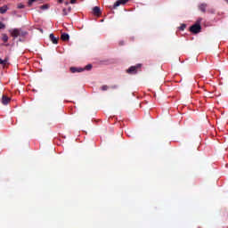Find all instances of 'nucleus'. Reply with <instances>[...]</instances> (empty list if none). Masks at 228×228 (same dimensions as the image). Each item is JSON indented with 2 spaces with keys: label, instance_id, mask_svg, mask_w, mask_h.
<instances>
[{
  "label": "nucleus",
  "instance_id": "obj_1",
  "mask_svg": "<svg viewBox=\"0 0 228 228\" xmlns=\"http://www.w3.org/2000/svg\"><path fill=\"white\" fill-rule=\"evenodd\" d=\"M9 33H11V36L13 37V38H17L18 37H26V35H28L27 31L20 28L10 29Z\"/></svg>",
  "mask_w": 228,
  "mask_h": 228
},
{
  "label": "nucleus",
  "instance_id": "obj_2",
  "mask_svg": "<svg viewBox=\"0 0 228 228\" xmlns=\"http://www.w3.org/2000/svg\"><path fill=\"white\" fill-rule=\"evenodd\" d=\"M200 22H202V18L198 19L196 23L190 28V31L194 33V35L200 33V29H202V27H200Z\"/></svg>",
  "mask_w": 228,
  "mask_h": 228
},
{
  "label": "nucleus",
  "instance_id": "obj_3",
  "mask_svg": "<svg viewBox=\"0 0 228 228\" xmlns=\"http://www.w3.org/2000/svg\"><path fill=\"white\" fill-rule=\"evenodd\" d=\"M139 69H142V64L131 66L128 69H126V74H137Z\"/></svg>",
  "mask_w": 228,
  "mask_h": 228
},
{
  "label": "nucleus",
  "instance_id": "obj_4",
  "mask_svg": "<svg viewBox=\"0 0 228 228\" xmlns=\"http://www.w3.org/2000/svg\"><path fill=\"white\" fill-rule=\"evenodd\" d=\"M12 102V98L8 97L6 94L2 95L1 102L4 106H7Z\"/></svg>",
  "mask_w": 228,
  "mask_h": 228
},
{
  "label": "nucleus",
  "instance_id": "obj_5",
  "mask_svg": "<svg viewBox=\"0 0 228 228\" xmlns=\"http://www.w3.org/2000/svg\"><path fill=\"white\" fill-rule=\"evenodd\" d=\"M70 72H72V74H76V72H84L85 69L83 68H76V67H71L69 69Z\"/></svg>",
  "mask_w": 228,
  "mask_h": 228
},
{
  "label": "nucleus",
  "instance_id": "obj_6",
  "mask_svg": "<svg viewBox=\"0 0 228 228\" xmlns=\"http://www.w3.org/2000/svg\"><path fill=\"white\" fill-rule=\"evenodd\" d=\"M129 2V0H118L117 2H115V4H114V8H118V6L119 5V4H127Z\"/></svg>",
  "mask_w": 228,
  "mask_h": 228
},
{
  "label": "nucleus",
  "instance_id": "obj_7",
  "mask_svg": "<svg viewBox=\"0 0 228 228\" xmlns=\"http://www.w3.org/2000/svg\"><path fill=\"white\" fill-rule=\"evenodd\" d=\"M94 14L99 17L101 15V8L99 6H95L93 8Z\"/></svg>",
  "mask_w": 228,
  "mask_h": 228
},
{
  "label": "nucleus",
  "instance_id": "obj_8",
  "mask_svg": "<svg viewBox=\"0 0 228 228\" xmlns=\"http://www.w3.org/2000/svg\"><path fill=\"white\" fill-rule=\"evenodd\" d=\"M206 8H208V4H200L199 5V10H200L202 13H206Z\"/></svg>",
  "mask_w": 228,
  "mask_h": 228
},
{
  "label": "nucleus",
  "instance_id": "obj_9",
  "mask_svg": "<svg viewBox=\"0 0 228 228\" xmlns=\"http://www.w3.org/2000/svg\"><path fill=\"white\" fill-rule=\"evenodd\" d=\"M61 40H63V42H67L69 40V38H70V37L69 36V34L67 33H63L61 36Z\"/></svg>",
  "mask_w": 228,
  "mask_h": 228
},
{
  "label": "nucleus",
  "instance_id": "obj_10",
  "mask_svg": "<svg viewBox=\"0 0 228 228\" xmlns=\"http://www.w3.org/2000/svg\"><path fill=\"white\" fill-rule=\"evenodd\" d=\"M50 40L53 44H58V37H54V34H50Z\"/></svg>",
  "mask_w": 228,
  "mask_h": 228
},
{
  "label": "nucleus",
  "instance_id": "obj_11",
  "mask_svg": "<svg viewBox=\"0 0 228 228\" xmlns=\"http://www.w3.org/2000/svg\"><path fill=\"white\" fill-rule=\"evenodd\" d=\"M5 12H8V6L0 7V13H4Z\"/></svg>",
  "mask_w": 228,
  "mask_h": 228
},
{
  "label": "nucleus",
  "instance_id": "obj_12",
  "mask_svg": "<svg viewBox=\"0 0 228 228\" xmlns=\"http://www.w3.org/2000/svg\"><path fill=\"white\" fill-rule=\"evenodd\" d=\"M8 63V57H6L4 60L0 59V65H6Z\"/></svg>",
  "mask_w": 228,
  "mask_h": 228
},
{
  "label": "nucleus",
  "instance_id": "obj_13",
  "mask_svg": "<svg viewBox=\"0 0 228 228\" xmlns=\"http://www.w3.org/2000/svg\"><path fill=\"white\" fill-rule=\"evenodd\" d=\"M39 8L40 10H49V4H43Z\"/></svg>",
  "mask_w": 228,
  "mask_h": 228
},
{
  "label": "nucleus",
  "instance_id": "obj_14",
  "mask_svg": "<svg viewBox=\"0 0 228 228\" xmlns=\"http://www.w3.org/2000/svg\"><path fill=\"white\" fill-rule=\"evenodd\" d=\"M2 40L3 42H8V36L6 34H3L2 35Z\"/></svg>",
  "mask_w": 228,
  "mask_h": 228
},
{
  "label": "nucleus",
  "instance_id": "obj_15",
  "mask_svg": "<svg viewBox=\"0 0 228 228\" xmlns=\"http://www.w3.org/2000/svg\"><path fill=\"white\" fill-rule=\"evenodd\" d=\"M92 64H87L84 69V70H92Z\"/></svg>",
  "mask_w": 228,
  "mask_h": 228
},
{
  "label": "nucleus",
  "instance_id": "obj_16",
  "mask_svg": "<svg viewBox=\"0 0 228 228\" xmlns=\"http://www.w3.org/2000/svg\"><path fill=\"white\" fill-rule=\"evenodd\" d=\"M180 29H181V31H184V29H186V24H182L180 26Z\"/></svg>",
  "mask_w": 228,
  "mask_h": 228
},
{
  "label": "nucleus",
  "instance_id": "obj_17",
  "mask_svg": "<svg viewBox=\"0 0 228 228\" xmlns=\"http://www.w3.org/2000/svg\"><path fill=\"white\" fill-rule=\"evenodd\" d=\"M62 15L63 16H66V15H69V12H67V9H62Z\"/></svg>",
  "mask_w": 228,
  "mask_h": 228
},
{
  "label": "nucleus",
  "instance_id": "obj_18",
  "mask_svg": "<svg viewBox=\"0 0 228 228\" xmlns=\"http://www.w3.org/2000/svg\"><path fill=\"white\" fill-rule=\"evenodd\" d=\"M35 1H37V0H29L28 1V6H32L33 3H35Z\"/></svg>",
  "mask_w": 228,
  "mask_h": 228
},
{
  "label": "nucleus",
  "instance_id": "obj_19",
  "mask_svg": "<svg viewBox=\"0 0 228 228\" xmlns=\"http://www.w3.org/2000/svg\"><path fill=\"white\" fill-rule=\"evenodd\" d=\"M102 90L103 92H106V90H108V86H102Z\"/></svg>",
  "mask_w": 228,
  "mask_h": 228
},
{
  "label": "nucleus",
  "instance_id": "obj_20",
  "mask_svg": "<svg viewBox=\"0 0 228 228\" xmlns=\"http://www.w3.org/2000/svg\"><path fill=\"white\" fill-rule=\"evenodd\" d=\"M18 8H19V10H22V8H24V4H19Z\"/></svg>",
  "mask_w": 228,
  "mask_h": 228
},
{
  "label": "nucleus",
  "instance_id": "obj_21",
  "mask_svg": "<svg viewBox=\"0 0 228 228\" xmlns=\"http://www.w3.org/2000/svg\"><path fill=\"white\" fill-rule=\"evenodd\" d=\"M5 26L4 23L0 22V29H4Z\"/></svg>",
  "mask_w": 228,
  "mask_h": 228
},
{
  "label": "nucleus",
  "instance_id": "obj_22",
  "mask_svg": "<svg viewBox=\"0 0 228 228\" xmlns=\"http://www.w3.org/2000/svg\"><path fill=\"white\" fill-rule=\"evenodd\" d=\"M77 0H70V4H76Z\"/></svg>",
  "mask_w": 228,
  "mask_h": 228
},
{
  "label": "nucleus",
  "instance_id": "obj_23",
  "mask_svg": "<svg viewBox=\"0 0 228 228\" xmlns=\"http://www.w3.org/2000/svg\"><path fill=\"white\" fill-rule=\"evenodd\" d=\"M68 12H69V13H70L72 12V7H69Z\"/></svg>",
  "mask_w": 228,
  "mask_h": 228
},
{
  "label": "nucleus",
  "instance_id": "obj_24",
  "mask_svg": "<svg viewBox=\"0 0 228 228\" xmlns=\"http://www.w3.org/2000/svg\"><path fill=\"white\" fill-rule=\"evenodd\" d=\"M111 88H118V86H112Z\"/></svg>",
  "mask_w": 228,
  "mask_h": 228
},
{
  "label": "nucleus",
  "instance_id": "obj_25",
  "mask_svg": "<svg viewBox=\"0 0 228 228\" xmlns=\"http://www.w3.org/2000/svg\"><path fill=\"white\" fill-rule=\"evenodd\" d=\"M58 3L61 4L63 3V0H58Z\"/></svg>",
  "mask_w": 228,
  "mask_h": 228
},
{
  "label": "nucleus",
  "instance_id": "obj_26",
  "mask_svg": "<svg viewBox=\"0 0 228 228\" xmlns=\"http://www.w3.org/2000/svg\"><path fill=\"white\" fill-rule=\"evenodd\" d=\"M68 4H69V2H65V5L68 6Z\"/></svg>",
  "mask_w": 228,
  "mask_h": 228
},
{
  "label": "nucleus",
  "instance_id": "obj_27",
  "mask_svg": "<svg viewBox=\"0 0 228 228\" xmlns=\"http://www.w3.org/2000/svg\"><path fill=\"white\" fill-rule=\"evenodd\" d=\"M211 13H215V11L211 10Z\"/></svg>",
  "mask_w": 228,
  "mask_h": 228
},
{
  "label": "nucleus",
  "instance_id": "obj_28",
  "mask_svg": "<svg viewBox=\"0 0 228 228\" xmlns=\"http://www.w3.org/2000/svg\"><path fill=\"white\" fill-rule=\"evenodd\" d=\"M124 45V42H121V43H120V45Z\"/></svg>",
  "mask_w": 228,
  "mask_h": 228
}]
</instances>
